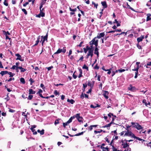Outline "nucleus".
<instances>
[{
	"label": "nucleus",
	"mask_w": 151,
	"mask_h": 151,
	"mask_svg": "<svg viewBox=\"0 0 151 151\" xmlns=\"http://www.w3.org/2000/svg\"><path fill=\"white\" fill-rule=\"evenodd\" d=\"M131 124L132 125V127H134L137 130L142 129L143 127L137 123L132 122Z\"/></svg>",
	"instance_id": "obj_1"
},
{
	"label": "nucleus",
	"mask_w": 151,
	"mask_h": 151,
	"mask_svg": "<svg viewBox=\"0 0 151 151\" xmlns=\"http://www.w3.org/2000/svg\"><path fill=\"white\" fill-rule=\"evenodd\" d=\"M80 113L76 114L75 115V118L77 119L78 122L83 123V121L82 119H83V118L82 117L80 116Z\"/></svg>",
	"instance_id": "obj_2"
},
{
	"label": "nucleus",
	"mask_w": 151,
	"mask_h": 151,
	"mask_svg": "<svg viewBox=\"0 0 151 151\" xmlns=\"http://www.w3.org/2000/svg\"><path fill=\"white\" fill-rule=\"evenodd\" d=\"M127 129V132H126L124 136L131 137L132 138H134L135 135L133 134L131 131H129L128 129Z\"/></svg>",
	"instance_id": "obj_3"
},
{
	"label": "nucleus",
	"mask_w": 151,
	"mask_h": 151,
	"mask_svg": "<svg viewBox=\"0 0 151 151\" xmlns=\"http://www.w3.org/2000/svg\"><path fill=\"white\" fill-rule=\"evenodd\" d=\"M66 51L65 47H63V49H58L57 50V52L55 53L54 54H58L62 52L64 53H65Z\"/></svg>",
	"instance_id": "obj_4"
},
{
	"label": "nucleus",
	"mask_w": 151,
	"mask_h": 151,
	"mask_svg": "<svg viewBox=\"0 0 151 151\" xmlns=\"http://www.w3.org/2000/svg\"><path fill=\"white\" fill-rule=\"evenodd\" d=\"M36 126L35 125H32L30 128V129L33 132V134L34 135H36L37 134V132L35 131V129H34V128H35L36 127Z\"/></svg>",
	"instance_id": "obj_5"
},
{
	"label": "nucleus",
	"mask_w": 151,
	"mask_h": 151,
	"mask_svg": "<svg viewBox=\"0 0 151 151\" xmlns=\"http://www.w3.org/2000/svg\"><path fill=\"white\" fill-rule=\"evenodd\" d=\"M128 89L132 91H134L135 90V88L134 86H132L131 84L129 85V87L128 88Z\"/></svg>",
	"instance_id": "obj_6"
},
{
	"label": "nucleus",
	"mask_w": 151,
	"mask_h": 151,
	"mask_svg": "<svg viewBox=\"0 0 151 151\" xmlns=\"http://www.w3.org/2000/svg\"><path fill=\"white\" fill-rule=\"evenodd\" d=\"M109 93L107 91H104L103 93V95L106 99H108L109 98L108 95Z\"/></svg>",
	"instance_id": "obj_7"
},
{
	"label": "nucleus",
	"mask_w": 151,
	"mask_h": 151,
	"mask_svg": "<svg viewBox=\"0 0 151 151\" xmlns=\"http://www.w3.org/2000/svg\"><path fill=\"white\" fill-rule=\"evenodd\" d=\"M15 56H17V58L16 60H19L21 61H23V60L22 59H21V56L19 53H17L15 54Z\"/></svg>",
	"instance_id": "obj_8"
},
{
	"label": "nucleus",
	"mask_w": 151,
	"mask_h": 151,
	"mask_svg": "<svg viewBox=\"0 0 151 151\" xmlns=\"http://www.w3.org/2000/svg\"><path fill=\"white\" fill-rule=\"evenodd\" d=\"M144 38V35H142L140 37H138L137 39L138 42L139 43L140 42L142 41Z\"/></svg>",
	"instance_id": "obj_9"
},
{
	"label": "nucleus",
	"mask_w": 151,
	"mask_h": 151,
	"mask_svg": "<svg viewBox=\"0 0 151 151\" xmlns=\"http://www.w3.org/2000/svg\"><path fill=\"white\" fill-rule=\"evenodd\" d=\"M101 4L103 7V9L106 8L107 7V5L105 1H101Z\"/></svg>",
	"instance_id": "obj_10"
},
{
	"label": "nucleus",
	"mask_w": 151,
	"mask_h": 151,
	"mask_svg": "<svg viewBox=\"0 0 151 151\" xmlns=\"http://www.w3.org/2000/svg\"><path fill=\"white\" fill-rule=\"evenodd\" d=\"M147 16L146 21H148L151 20V17H150L151 16V14L150 13H148L146 15Z\"/></svg>",
	"instance_id": "obj_11"
},
{
	"label": "nucleus",
	"mask_w": 151,
	"mask_h": 151,
	"mask_svg": "<svg viewBox=\"0 0 151 151\" xmlns=\"http://www.w3.org/2000/svg\"><path fill=\"white\" fill-rule=\"evenodd\" d=\"M94 54H96L97 56V57H98L99 56V52H98V47H95L94 50Z\"/></svg>",
	"instance_id": "obj_12"
},
{
	"label": "nucleus",
	"mask_w": 151,
	"mask_h": 151,
	"mask_svg": "<svg viewBox=\"0 0 151 151\" xmlns=\"http://www.w3.org/2000/svg\"><path fill=\"white\" fill-rule=\"evenodd\" d=\"M75 118V116L71 117L67 121V123L69 124L71 123L72 122V120Z\"/></svg>",
	"instance_id": "obj_13"
},
{
	"label": "nucleus",
	"mask_w": 151,
	"mask_h": 151,
	"mask_svg": "<svg viewBox=\"0 0 151 151\" xmlns=\"http://www.w3.org/2000/svg\"><path fill=\"white\" fill-rule=\"evenodd\" d=\"M105 35V34L104 32H102L99 34V35H98L97 37L99 38L100 39L101 37H103Z\"/></svg>",
	"instance_id": "obj_14"
},
{
	"label": "nucleus",
	"mask_w": 151,
	"mask_h": 151,
	"mask_svg": "<svg viewBox=\"0 0 151 151\" xmlns=\"http://www.w3.org/2000/svg\"><path fill=\"white\" fill-rule=\"evenodd\" d=\"M122 145L123 146V148H124L126 147H129V145L126 142L122 144Z\"/></svg>",
	"instance_id": "obj_15"
},
{
	"label": "nucleus",
	"mask_w": 151,
	"mask_h": 151,
	"mask_svg": "<svg viewBox=\"0 0 151 151\" xmlns=\"http://www.w3.org/2000/svg\"><path fill=\"white\" fill-rule=\"evenodd\" d=\"M35 93V91H33L32 89H29V94H33Z\"/></svg>",
	"instance_id": "obj_16"
},
{
	"label": "nucleus",
	"mask_w": 151,
	"mask_h": 151,
	"mask_svg": "<svg viewBox=\"0 0 151 151\" xmlns=\"http://www.w3.org/2000/svg\"><path fill=\"white\" fill-rule=\"evenodd\" d=\"M18 68L19 69L21 70L20 72L21 73L24 72L25 71H26L27 70L26 69H25L21 66H19Z\"/></svg>",
	"instance_id": "obj_17"
},
{
	"label": "nucleus",
	"mask_w": 151,
	"mask_h": 151,
	"mask_svg": "<svg viewBox=\"0 0 151 151\" xmlns=\"http://www.w3.org/2000/svg\"><path fill=\"white\" fill-rule=\"evenodd\" d=\"M100 105H99L98 104H96V106H94L93 104H91L90 105V107L91 108H93L95 109L97 107H100Z\"/></svg>",
	"instance_id": "obj_18"
},
{
	"label": "nucleus",
	"mask_w": 151,
	"mask_h": 151,
	"mask_svg": "<svg viewBox=\"0 0 151 151\" xmlns=\"http://www.w3.org/2000/svg\"><path fill=\"white\" fill-rule=\"evenodd\" d=\"M8 72L7 71H2L0 73V74L2 76H3L4 75L6 74H8Z\"/></svg>",
	"instance_id": "obj_19"
},
{
	"label": "nucleus",
	"mask_w": 151,
	"mask_h": 151,
	"mask_svg": "<svg viewBox=\"0 0 151 151\" xmlns=\"http://www.w3.org/2000/svg\"><path fill=\"white\" fill-rule=\"evenodd\" d=\"M44 131H45L44 129H42L41 131H40V129H38L37 130V132L40 133L41 135H43L44 134Z\"/></svg>",
	"instance_id": "obj_20"
},
{
	"label": "nucleus",
	"mask_w": 151,
	"mask_h": 151,
	"mask_svg": "<svg viewBox=\"0 0 151 151\" xmlns=\"http://www.w3.org/2000/svg\"><path fill=\"white\" fill-rule=\"evenodd\" d=\"M68 102L70 103L71 104H73L74 102L75 101L73 99H68L67 100Z\"/></svg>",
	"instance_id": "obj_21"
},
{
	"label": "nucleus",
	"mask_w": 151,
	"mask_h": 151,
	"mask_svg": "<svg viewBox=\"0 0 151 151\" xmlns=\"http://www.w3.org/2000/svg\"><path fill=\"white\" fill-rule=\"evenodd\" d=\"M79 70V71L80 72V74L78 76V77L79 78H80V77H81L82 76V70L81 69V68H80Z\"/></svg>",
	"instance_id": "obj_22"
},
{
	"label": "nucleus",
	"mask_w": 151,
	"mask_h": 151,
	"mask_svg": "<svg viewBox=\"0 0 151 151\" xmlns=\"http://www.w3.org/2000/svg\"><path fill=\"white\" fill-rule=\"evenodd\" d=\"M134 139H137L138 140H139V141H145V140H144L143 139H141L139 137H137L135 135L134 137Z\"/></svg>",
	"instance_id": "obj_23"
},
{
	"label": "nucleus",
	"mask_w": 151,
	"mask_h": 151,
	"mask_svg": "<svg viewBox=\"0 0 151 151\" xmlns=\"http://www.w3.org/2000/svg\"><path fill=\"white\" fill-rule=\"evenodd\" d=\"M20 81L23 84H24L25 83V80L23 78H20Z\"/></svg>",
	"instance_id": "obj_24"
},
{
	"label": "nucleus",
	"mask_w": 151,
	"mask_h": 151,
	"mask_svg": "<svg viewBox=\"0 0 151 151\" xmlns=\"http://www.w3.org/2000/svg\"><path fill=\"white\" fill-rule=\"evenodd\" d=\"M47 37H48V33H47L46 34V35L45 36H44L43 37V40L45 41H47Z\"/></svg>",
	"instance_id": "obj_25"
},
{
	"label": "nucleus",
	"mask_w": 151,
	"mask_h": 151,
	"mask_svg": "<svg viewBox=\"0 0 151 151\" xmlns=\"http://www.w3.org/2000/svg\"><path fill=\"white\" fill-rule=\"evenodd\" d=\"M60 120V119L58 118L56 119L54 122V124L55 125L58 124L59 123V121Z\"/></svg>",
	"instance_id": "obj_26"
},
{
	"label": "nucleus",
	"mask_w": 151,
	"mask_h": 151,
	"mask_svg": "<svg viewBox=\"0 0 151 151\" xmlns=\"http://www.w3.org/2000/svg\"><path fill=\"white\" fill-rule=\"evenodd\" d=\"M140 67V66H137V67L135 68L132 69V70L133 71H138V70Z\"/></svg>",
	"instance_id": "obj_27"
},
{
	"label": "nucleus",
	"mask_w": 151,
	"mask_h": 151,
	"mask_svg": "<svg viewBox=\"0 0 151 151\" xmlns=\"http://www.w3.org/2000/svg\"><path fill=\"white\" fill-rule=\"evenodd\" d=\"M124 34H125V35H126L127 34V32H122L120 33L116 34L115 35V36H117L118 35H122Z\"/></svg>",
	"instance_id": "obj_28"
},
{
	"label": "nucleus",
	"mask_w": 151,
	"mask_h": 151,
	"mask_svg": "<svg viewBox=\"0 0 151 151\" xmlns=\"http://www.w3.org/2000/svg\"><path fill=\"white\" fill-rule=\"evenodd\" d=\"M114 23H116L117 24H116V26L117 27H119V26H120V24L119 23H118V21L116 19H115L114 20V22H113Z\"/></svg>",
	"instance_id": "obj_29"
},
{
	"label": "nucleus",
	"mask_w": 151,
	"mask_h": 151,
	"mask_svg": "<svg viewBox=\"0 0 151 151\" xmlns=\"http://www.w3.org/2000/svg\"><path fill=\"white\" fill-rule=\"evenodd\" d=\"M8 74L9 75V77H13L15 75L14 73H12L11 72H9Z\"/></svg>",
	"instance_id": "obj_30"
},
{
	"label": "nucleus",
	"mask_w": 151,
	"mask_h": 151,
	"mask_svg": "<svg viewBox=\"0 0 151 151\" xmlns=\"http://www.w3.org/2000/svg\"><path fill=\"white\" fill-rule=\"evenodd\" d=\"M105 45L109 47L111 43L107 41L105 42Z\"/></svg>",
	"instance_id": "obj_31"
},
{
	"label": "nucleus",
	"mask_w": 151,
	"mask_h": 151,
	"mask_svg": "<svg viewBox=\"0 0 151 151\" xmlns=\"http://www.w3.org/2000/svg\"><path fill=\"white\" fill-rule=\"evenodd\" d=\"M93 84H94V82H93V84H92L91 83V82L90 81H88V86H90V87H92L93 86Z\"/></svg>",
	"instance_id": "obj_32"
},
{
	"label": "nucleus",
	"mask_w": 151,
	"mask_h": 151,
	"mask_svg": "<svg viewBox=\"0 0 151 151\" xmlns=\"http://www.w3.org/2000/svg\"><path fill=\"white\" fill-rule=\"evenodd\" d=\"M29 81L30 82V84L32 85V83L35 82V81L32 78H30Z\"/></svg>",
	"instance_id": "obj_33"
},
{
	"label": "nucleus",
	"mask_w": 151,
	"mask_h": 151,
	"mask_svg": "<svg viewBox=\"0 0 151 151\" xmlns=\"http://www.w3.org/2000/svg\"><path fill=\"white\" fill-rule=\"evenodd\" d=\"M84 132H81L80 133H78V134H75L74 135V136H80V135H82L83 134Z\"/></svg>",
	"instance_id": "obj_34"
},
{
	"label": "nucleus",
	"mask_w": 151,
	"mask_h": 151,
	"mask_svg": "<svg viewBox=\"0 0 151 151\" xmlns=\"http://www.w3.org/2000/svg\"><path fill=\"white\" fill-rule=\"evenodd\" d=\"M40 15L42 17H44L45 16V14L43 12H40Z\"/></svg>",
	"instance_id": "obj_35"
},
{
	"label": "nucleus",
	"mask_w": 151,
	"mask_h": 151,
	"mask_svg": "<svg viewBox=\"0 0 151 151\" xmlns=\"http://www.w3.org/2000/svg\"><path fill=\"white\" fill-rule=\"evenodd\" d=\"M83 69H85L87 70H88V68L87 66L85 64H84L82 67Z\"/></svg>",
	"instance_id": "obj_36"
},
{
	"label": "nucleus",
	"mask_w": 151,
	"mask_h": 151,
	"mask_svg": "<svg viewBox=\"0 0 151 151\" xmlns=\"http://www.w3.org/2000/svg\"><path fill=\"white\" fill-rule=\"evenodd\" d=\"M4 5L6 6H7L8 5V4L7 2V0H4Z\"/></svg>",
	"instance_id": "obj_37"
},
{
	"label": "nucleus",
	"mask_w": 151,
	"mask_h": 151,
	"mask_svg": "<svg viewBox=\"0 0 151 151\" xmlns=\"http://www.w3.org/2000/svg\"><path fill=\"white\" fill-rule=\"evenodd\" d=\"M103 131V130L102 129H100V131H99L95 130L94 131V132L95 133V134H97L98 133H100L101 132H102Z\"/></svg>",
	"instance_id": "obj_38"
},
{
	"label": "nucleus",
	"mask_w": 151,
	"mask_h": 151,
	"mask_svg": "<svg viewBox=\"0 0 151 151\" xmlns=\"http://www.w3.org/2000/svg\"><path fill=\"white\" fill-rule=\"evenodd\" d=\"M39 39H40V37H39L38 38L37 40H36V43L34 45V46H35L37 45H38L39 42Z\"/></svg>",
	"instance_id": "obj_39"
},
{
	"label": "nucleus",
	"mask_w": 151,
	"mask_h": 151,
	"mask_svg": "<svg viewBox=\"0 0 151 151\" xmlns=\"http://www.w3.org/2000/svg\"><path fill=\"white\" fill-rule=\"evenodd\" d=\"M98 40H96L95 42L94 43V45L95 46V47H97L98 45Z\"/></svg>",
	"instance_id": "obj_40"
},
{
	"label": "nucleus",
	"mask_w": 151,
	"mask_h": 151,
	"mask_svg": "<svg viewBox=\"0 0 151 151\" xmlns=\"http://www.w3.org/2000/svg\"><path fill=\"white\" fill-rule=\"evenodd\" d=\"M54 93L55 95H59V92L57 91V90H55L54 91Z\"/></svg>",
	"instance_id": "obj_41"
},
{
	"label": "nucleus",
	"mask_w": 151,
	"mask_h": 151,
	"mask_svg": "<svg viewBox=\"0 0 151 151\" xmlns=\"http://www.w3.org/2000/svg\"><path fill=\"white\" fill-rule=\"evenodd\" d=\"M22 10L23 12H24V14L25 15H27V12L25 9H22Z\"/></svg>",
	"instance_id": "obj_42"
},
{
	"label": "nucleus",
	"mask_w": 151,
	"mask_h": 151,
	"mask_svg": "<svg viewBox=\"0 0 151 151\" xmlns=\"http://www.w3.org/2000/svg\"><path fill=\"white\" fill-rule=\"evenodd\" d=\"M33 97V95L30 94L29 96L27 99L29 100H31L32 99Z\"/></svg>",
	"instance_id": "obj_43"
},
{
	"label": "nucleus",
	"mask_w": 151,
	"mask_h": 151,
	"mask_svg": "<svg viewBox=\"0 0 151 151\" xmlns=\"http://www.w3.org/2000/svg\"><path fill=\"white\" fill-rule=\"evenodd\" d=\"M69 10L70 11L74 12L76 11V8H75L74 9H72L70 7Z\"/></svg>",
	"instance_id": "obj_44"
},
{
	"label": "nucleus",
	"mask_w": 151,
	"mask_h": 151,
	"mask_svg": "<svg viewBox=\"0 0 151 151\" xmlns=\"http://www.w3.org/2000/svg\"><path fill=\"white\" fill-rule=\"evenodd\" d=\"M126 70H128V69H126ZM125 70V69H119L118 70V71H119V72H120V73H121V72H124Z\"/></svg>",
	"instance_id": "obj_45"
},
{
	"label": "nucleus",
	"mask_w": 151,
	"mask_h": 151,
	"mask_svg": "<svg viewBox=\"0 0 151 151\" xmlns=\"http://www.w3.org/2000/svg\"><path fill=\"white\" fill-rule=\"evenodd\" d=\"M9 111L11 113H14L15 112V111L9 108Z\"/></svg>",
	"instance_id": "obj_46"
},
{
	"label": "nucleus",
	"mask_w": 151,
	"mask_h": 151,
	"mask_svg": "<svg viewBox=\"0 0 151 151\" xmlns=\"http://www.w3.org/2000/svg\"><path fill=\"white\" fill-rule=\"evenodd\" d=\"M92 4H93L94 5V6L96 7V9H97V6H98V4H96L93 1L92 2Z\"/></svg>",
	"instance_id": "obj_47"
},
{
	"label": "nucleus",
	"mask_w": 151,
	"mask_h": 151,
	"mask_svg": "<svg viewBox=\"0 0 151 151\" xmlns=\"http://www.w3.org/2000/svg\"><path fill=\"white\" fill-rule=\"evenodd\" d=\"M84 58V57L83 56H82L80 58L79 60H78L77 61V62H78L79 61H83V59Z\"/></svg>",
	"instance_id": "obj_48"
},
{
	"label": "nucleus",
	"mask_w": 151,
	"mask_h": 151,
	"mask_svg": "<svg viewBox=\"0 0 151 151\" xmlns=\"http://www.w3.org/2000/svg\"><path fill=\"white\" fill-rule=\"evenodd\" d=\"M111 125L110 124H106L104 126H103L102 127L103 128H105V127H110L111 126Z\"/></svg>",
	"instance_id": "obj_49"
},
{
	"label": "nucleus",
	"mask_w": 151,
	"mask_h": 151,
	"mask_svg": "<svg viewBox=\"0 0 151 151\" xmlns=\"http://www.w3.org/2000/svg\"><path fill=\"white\" fill-rule=\"evenodd\" d=\"M138 73V71H136V72H135V76H134V78H136L137 77Z\"/></svg>",
	"instance_id": "obj_50"
},
{
	"label": "nucleus",
	"mask_w": 151,
	"mask_h": 151,
	"mask_svg": "<svg viewBox=\"0 0 151 151\" xmlns=\"http://www.w3.org/2000/svg\"><path fill=\"white\" fill-rule=\"evenodd\" d=\"M137 46L138 47V48L139 49H142L141 46L138 43L137 44Z\"/></svg>",
	"instance_id": "obj_51"
},
{
	"label": "nucleus",
	"mask_w": 151,
	"mask_h": 151,
	"mask_svg": "<svg viewBox=\"0 0 151 151\" xmlns=\"http://www.w3.org/2000/svg\"><path fill=\"white\" fill-rule=\"evenodd\" d=\"M94 68L95 69H98L99 68V67L98 66V64H97L94 67Z\"/></svg>",
	"instance_id": "obj_52"
},
{
	"label": "nucleus",
	"mask_w": 151,
	"mask_h": 151,
	"mask_svg": "<svg viewBox=\"0 0 151 151\" xmlns=\"http://www.w3.org/2000/svg\"><path fill=\"white\" fill-rule=\"evenodd\" d=\"M93 52V50H89L88 51V53L90 54V55L91 54V53Z\"/></svg>",
	"instance_id": "obj_53"
},
{
	"label": "nucleus",
	"mask_w": 151,
	"mask_h": 151,
	"mask_svg": "<svg viewBox=\"0 0 151 151\" xmlns=\"http://www.w3.org/2000/svg\"><path fill=\"white\" fill-rule=\"evenodd\" d=\"M42 92V90L41 89H40L39 91L37 93V94H40V93H41Z\"/></svg>",
	"instance_id": "obj_54"
},
{
	"label": "nucleus",
	"mask_w": 151,
	"mask_h": 151,
	"mask_svg": "<svg viewBox=\"0 0 151 151\" xmlns=\"http://www.w3.org/2000/svg\"><path fill=\"white\" fill-rule=\"evenodd\" d=\"M68 123H67V122L63 123V126L64 127H65L66 126H67Z\"/></svg>",
	"instance_id": "obj_55"
},
{
	"label": "nucleus",
	"mask_w": 151,
	"mask_h": 151,
	"mask_svg": "<svg viewBox=\"0 0 151 151\" xmlns=\"http://www.w3.org/2000/svg\"><path fill=\"white\" fill-rule=\"evenodd\" d=\"M87 87V85L86 83L83 84V88H84V89H85V88Z\"/></svg>",
	"instance_id": "obj_56"
},
{
	"label": "nucleus",
	"mask_w": 151,
	"mask_h": 151,
	"mask_svg": "<svg viewBox=\"0 0 151 151\" xmlns=\"http://www.w3.org/2000/svg\"><path fill=\"white\" fill-rule=\"evenodd\" d=\"M83 43V41H82V42H81L80 43V44H79V45H77V46H79V47H81V46H82V45Z\"/></svg>",
	"instance_id": "obj_57"
},
{
	"label": "nucleus",
	"mask_w": 151,
	"mask_h": 151,
	"mask_svg": "<svg viewBox=\"0 0 151 151\" xmlns=\"http://www.w3.org/2000/svg\"><path fill=\"white\" fill-rule=\"evenodd\" d=\"M76 71H75L74 73H73V78H74V79H76V78L77 77V76L76 75H75V73Z\"/></svg>",
	"instance_id": "obj_58"
},
{
	"label": "nucleus",
	"mask_w": 151,
	"mask_h": 151,
	"mask_svg": "<svg viewBox=\"0 0 151 151\" xmlns=\"http://www.w3.org/2000/svg\"><path fill=\"white\" fill-rule=\"evenodd\" d=\"M86 48L87 50H88V51L90 50H91V49L90 48V47H89L88 45L86 46Z\"/></svg>",
	"instance_id": "obj_59"
},
{
	"label": "nucleus",
	"mask_w": 151,
	"mask_h": 151,
	"mask_svg": "<svg viewBox=\"0 0 151 151\" xmlns=\"http://www.w3.org/2000/svg\"><path fill=\"white\" fill-rule=\"evenodd\" d=\"M88 129L90 130L91 131L93 129V127L92 125H91L90 127H88Z\"/></svg>",
	"instance_id": "obj_60"
},
{
	"label": "nucleus",
	"mask_w": 151,
	"mask_h": 151,
	"mask_svg": "<svg viewBox=\"0 0 151 151\" xmlns=\"http://www.w3.org/2000/svg\"><path fill=\"white\" fill-rule=\"evenodd\" d=\"M17 68L16 66L15 65H13L12 68H10L11 69L14 70L15 69V68Z\"/></svg>",
	"instance_id": "obj_61"
},
{
	"label": "nucleus",
	"mask_w": 151,
	"mask_h": 151,
	"mask_svg": "<svg viewBox=\"0 0 151 151\" xmlns=\"http://www.w3.org/2000/svg\"><path fill=\"white\" fill-rule=\"evenodd\" d=\"M53 68V66H51L47 68L48 70L49 71V70H51L52 68Z\"/></svg>",
	"instance_id": "obj_62"
},
{
	"label": "nucleus",
	"mask_w": 151,
	"mask_h": 151,
	"mask_svg": "<svg viewBox=\"0 0 151 151\" xmlns=\"http://www.w3.org/2000/svg\"><path fill=\"white\" fill-rule=\"evenodd\" d=\"M125 150H126V151H131V149L128 147H127V148H126Z\"/></svg>",
	"instance_id": "obj_63"
},
{
	"label": "nucleus",
	"mask_w": 151,
	"mask_h": 151,
	"mask_svg": "<svg viewBox=\"0 0 151 151\" xmlns=\"http://www.w3.org/2000/svg\"><path fill=\"white\" fill-rule=\"evenodd\" d=\"M147 146H150L151 148V142H150L148 143L147 144Z\"/></svg>",
	"instance_id": "obj_64"
}]
</instances>
